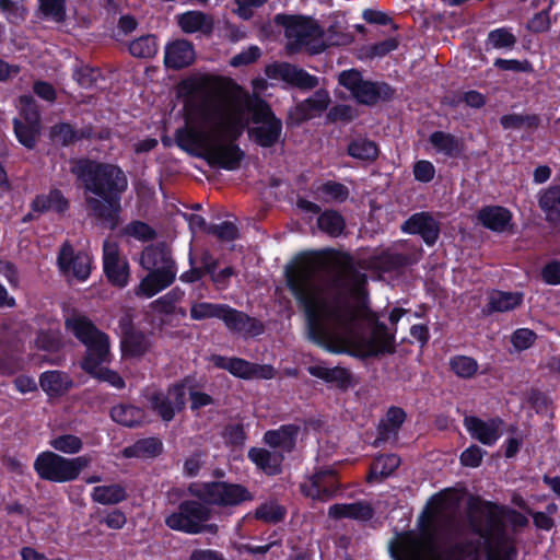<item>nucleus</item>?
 <instances>
[{"label": "nucleus", "instance_id": "1", "mask_svg": "<svg viewBox=\"0 0 560 560\" xmlns=\"http://www.w3.org/2000/svg\"><path fill=\"white\" fill-rule=\"evenodd\" d=\"M315 271L312 259L302 257L295 268L287 272V285L303 311L307 338L330 353H350L359 358H376L396 352L397 328L389 331L375 313L369 317L371 336L362 342H353L355 314L343 301L329 302L311 283Z\"/></svg>", "mask_w": 560, "mask_h": 560}, {"label": "nucleus", "instance_id": "2", "mask_svg": "<svg viewBox=\"0 0 560 560\" xmlns=\"http://www.w3.org/2000/svg\"><path fill=\"white\" fill-rule=\"evenodd\" d=\"M71 172L82 183L86 192V208L97 220L108 223L112 230L119 222L121 197L128 188L125 172L116 164L82 159Z\"/></svg>", "mask_w": 560, "mask_h": 560}, {"label": "nucleus", "instance_id": "3", "mask_svg": "<svg viewBox=\"0 0 560 560\" xmlns=\"http://www.w3.org/2000/svg\"><path fill=\"white\" fill-rule=\"evenodd\" d=\"M446 508V498L442 493L433 494L418 517L419 533L405 532L392 555L396 560H421L429 557L441 558L443 545L458 534L457 524L452 515H442Z\"/></svg>", "mask_w": 560, "mask_h": 560}, {"label": "nucleus", "instance_id": "4", "mask_svg": "<svg viewBox=\"0 0 560 560\" xmlns=\"http://www.w3.org/2000/svg\"><path fill=\"white\" fill-rule=\"evenodd\" d=\"M504 518L514 527H526L528 520L521 512L482 499L479 495H471L467 501V521L470 530L481 537L486 542L495 541L503 546L508 541L506 525Z\"/></svg>", "mask_w": 560, "mask_h": 560}, {"label": "nucleus", "instance_id": "5", "mask_svg": "<svg viewBox=\"0 0 560 560\" xmlns=\"http://www.w3.org/2000/svg\"><path fill=\"white\" fill-rule=\"evenodd\" d=\"M276 26L283 28L287 39L285 49L289 54H298L303 48L311 55L323 52L327 46L322 40L324 28L311 15L277 13L273 19Z\"/></svg>", "mask_w": 560, "mask_h": 560}, {"label": "nucleus", "instance_id": "6", "mask_svg": "<svg viewBox=\"0 0 560 560\" xmlns=\"http://www.w3.org/2000/svg\"><path fill=\"white\" fill-rule=\"evenodd\" d=\"M245 109L250 114V121L255 125L247 128V136L255 144L269 149L284 141L283 122L266 100L257 94L248 95L245 100Z\"/></svg>", "mask_w": 560, "mask_h": 560}, {"label": "nucleus", "instance_id": "7", "mask_svg": "<svg viewBox=\"0 0 560 560\" xmlns=\"http://www.w3.org/2000/svg\"><path fill=\"white\" fill-rule=\"evenodd\" d=\"M189 492L208 506L230 509L252 502L254 493L244 485L224 480L206 481L190 485Z\"/></svg>", "mask_w": 560, "mask_h": 560}, {"label": "nucleus", "instance_id": "8", "mask_svg": "<svg viewBox=\"0 0 560 560\" xmlns=\"http://www.w3.org/2000/svg\"><path fill=\"white\" fill-rule=\"evenodd\" d=\"M338 83L351 93L358 104L370 107L390 102L396 95V89L389 83L365 80L355 68L341 71Z\"/></svg>", "mask_w": 560, "mask_h": 560}, {"label": "nucleus", "instance_id": "9", "mask_svg": "<svg viewBox=\"0 0 560 560\" xmlns=\"http://www.w3.org/2000/svg\"><path fill=\"white\" fill-rule=\"evenodd\" d=\"M90 462L88 456L68 458L51 451H44L36 456L33 467L42 480L65 483L78 479Z\"/></svg>", "mask_w": 560, "mask_h": 560}, {"label": "nucleus", "instance_id": "10", "mask_svg": "<svg viewBox=\"0 0 560 560\" xmlns=\"http://www.w3.org/2000/svg\"><path fill=\"white\" fill-rule=\"evenodd\" d=\"M212 517L211 509L199 499L184 500L177 511L165 517V525L177 532L189 535L201 534L199 523H207Z\"/></svg>", "mask_w": 560, "mask_h": 560}, {"label": "nucleus", "instance_id": "11", "mask_svg": "<svg viewBox=\"0 0 560 560\" xmlns=\"http://www.w3.org/2000/svg\"><path fill=\"white\" fill-rule=\"evenodd\" d=\"M186 107L188 108L185 116L186 125L176 129L174 139L179 149L196 156L197 152H194L190 124L197 120L202 125L212 122L214 118L221 116V107L209 97H205L196 104H187Z\"/></svg>", "mask_w": 560, "mask_h": 560}, {"label": "nucleus", "instance_id": "12", "mask_svg": "<svg viewBox=\"0 0 560 560\" xmlns=\"http://www.w3.org/2000/svg\"><path fill=\"white\" fill-rule=\"evenodd\" d=\"M210 361L214 368L225 370L242 380H271L276 376V369L271 364H259L243 358H228L221 354H212Z\"/></svg>", "mask_w": 560, "mask_h": 560}, {"label": "nucleus", "instance_id": "13", "mask_svg": "<svg viewBox=\"0 0 560 560\" xmlns=\"http://www.w3.org/2000/svg\"><path fill=\"white\" fill-rule=\"evenodd\" d=\"M120 329V350L124 358L141 359L152 347L147 334L138 329L130 315L126 314L118 320Z\"/></svg>", "mask_w": 560, "mask_h": 560}, {"label": "nucleus", "instance_id": "14", "mask_svg": "<svg viewBox=\"0 0 560 560\" xmlns=\"http://www.w3.org/2000/svg\"><path fill=\"white\" fill-rule=\"evenodd\" d=\"M196 156L203 159L211 167L236 171L245 159V152L237 143L215 140L206 152L196 153Z\"/></svg>", "mask_w": 560, "mask_h": 560}, {"label": "nucleus", "instance_id": "15", "mask_svg": "<svg viewBox=\"0 0 560 560\" xmlns=\"http://www.w3.org/2000/svg\"><path fill=\"white\" fill-rule=\"evenodd\" d=\"M91 257L85 252H74L69 241H66L59 249L57 266L63 275L73 276L77 280L83 282L91 275Z\"/></svg>", "mask_w": 560, "mask_h": 560}, {"label": "nucleus", "instance_id": "16", "mask_svg": "<svg viewBox=\"0 0 560 560\" xmlns=\"http://www.w3.org/2000/svg\"><path fill=\"white\" fill-rule=\"evenodd\" d=\"M463 423L471 439L486 446H493L499 441L503 435V425L505 424L499 416L487 420L477 416H466Z\"/></svg>", "mask_w": 560, "mask_h": 560}, {"label": "nucleus", "instance_id": "17", "mask_svg": "<svg viewBox=\"0 0 560 560\" xmlns=\"http://www.w3.org/2000/svg\"><path fill=\"white\" fill-rule=\"evenodd\" d=\"M401 232L419 235L424 244L432 247L441 234V224L431 212L421 211L411 214L400 226Z\"/></svg>", "mask_w": 560, "mask_h": 560}, {"label": "nucleus", "instance_id": "18", "mask_svg": "<svg viewBox=\"0 0 560 560\" xmlns=\"http://www.w3.org/2000/svg\"><path fill=\"white\" fill-rule=\"evenodd\" d=\"M266 73L269 78L280 79L289 85L303 91L313 90L319 84L316 75L289 62L270 66L267 68Z\"/></svg>", "mask_w": 560, "mask_h": 560}, {"label": "nucleus", "instance_id": "19", "mask_svg": "<svg viewBox=\"0 0 560 560\" xmlns=\"http://www.w3.org/2000/svg\"><path fill=\"white\" fill-rule=\"evenodd\" d=\"M229 331L240 334L244 337H258L266 330L265 324L247 313L225 304L221 316Z\"/></svg>", "mask_w": 560, "mask_h": 560}, {"label": "nucleus", "instance_id": "20", "mask_svg": "<svg viewBox=\"0 0 560 560\" xmlns=\"http://www.w3.org/2000/svg\"><path fill=\"white\" fill-rule=\"evenodd\" d=\"M306 497L327 501L340 490L337 471L332 468L320 469L310 477V482L301 486Z\"/></svg>", "mask_w": 560, "mask_h": 560}, {"label": "nucleus", "instance_id": "21", "mask_svg": "<svg viewBox=\"0 0 560 560\" xmlns=\"http://www.w3.org/2000/svg\"><path fill=\"white\" fill-rule=\"evenodd\" d=\"M103 270L108 282L117 288H125L129 280V264L121 259L116 244L104 243Z\"/></svg>", "mask_w": 560, "mask_h": 560}, {"label": "nucleus", "instance_id": "22", "mask_svg": "<svg viewBox=\"0 0 560 560\" xmlns=\"http://www.w3.org/2000/svg\"><path fill=\"white\" fill-rule=\"evenodd\" d=\"M300 431L301 427L299 424H281L278 429L266 431L262 442L273 450L289 454L295 450Z\"/></svg>", "mask_w": 560, "mask_h": 560}, {"label": "nucleus", "instance_id": "23", "mask_svg": "<svg viewBox=\"0 0 560 560\" xmlns=\"http://www.w3.org/2000/svg\"><path fill=\"white\" fill-rule=\"evenodd\" d=\"M83 345L86 347V354L81 363V368L84 372H92L96 369V365H102L108 361L110 341L106 332H98Z\"/></svg>", "mask_w": 560, "mask_h": 560}, {"label": "nucleus", "instance_id": "24", "mask_svg": "<svg viewBox=\"0 0 560 560\" xmlns=\"http://www.w3.org/2000/svg\"><path fill=\"white\" fill-rule=\"evenodd\" d=\"M30 208L37 215L54 212L60 217L70 209V201L58 188H51L47 194H38L31 201Z\"/></svg>", "mask_w": 560, "mask_h": 560}, {"label": "nucleus", "instance_id": "25", "mask_svg": "<svg viewBox=\"0 0 560 560\" xmlns=\"http://www.w3.org/2000/svg\"><path fill=\"white\" fill-rule=\"evenodd\" d=\"M49 137L54 142L67 148L82 140H92L94 127L88 124L81 129H75L70 122L60 121L50 127Z\"/></svg>", "mask_w": 560, "mask_h": 560}, {"label": "nucleus", "instance_id": "26", "mask_svg": "<svg viewBox=\"0 0 560 560\" xmlns=\"http://www.w3.org/2000/svg\"><path fill=\"white\" fill-rule=\"evenodd\" d=\"M247 458L267 476H278L283 471L282 464L285 457L282 452L253 446L247 452Z\"/></svg>", "mask_w": 560, "mask_h": 560}, {"label": "nucleus", "instance_id": "27", "mask_svg": "<svg viewBox=\"0 0 560 560\" xmlns=\"http://www.w3.org/2000/svg\"><path fill=\"white\" fill-rule=\"evenodd\" d=\"M479 223L495 233H503L513 226L512 212L502 206H485L477 212Z\"/></svg>", "mask_w": 560, "mask_h": 560}, {"label": "nucleus", "instance_id": "28", "mask_svg": "<svg viewBox=\"0 0 560 560\" xmlns=\"http://www.w3.org/2000/svg\"><path fill=\"white\" fill-rule=\"evenodd\" d=\"M328 517L335 521L349 518L358 522H369L375 511L368 501L359 500L352 503H335L328 508Z\"/></svg>", "mask_w": 560, "mask_h": 560}, {"label": "nucleus", "instance_id": "29", "mask_svg": "<svg viewBox=\"0 0 560 560\" xmlns=\"http://www.w3.org/2000/svg\"><path fill=\"white\" fill-rule=\"evenodd\" d=\"M307 372L326 384L335 386L341 392H347L355 385L353 374L351 371L343 366L326 368L319 364L310 365Z\"/></svg>", "mask_w": 560, "mask_h": 560}, {"label": "nucleus", "instance_id": "30", "mask_svg": "<svg viewBox=\"0 0 560 560\" xmlns=\"http://www.w3.org/2000/svg\"><path fill=\"white\" fill-rule=\"evenodd\" d=\"M195 48L187 39H176L165 47L164 65L166 68L180 70L195 61Z\"/></svg>", "mask_w": 560, "mask_h": 560}, {"label": "nucleus", "instance_id": "31", "mask_svg": "<svg viewBox=\"0 0 560 560\" xmlns=\"http://www.w3.org/2000/svg\"><path fill=\"white\" fill-rule=\"evenodd\" d=\"M176 277V269L173 266H163L149 273L140 281L139 291L147 298H152L165 288L170 287Z\"/></svg>", "mask_w": 560, "mask_h": 560}, {"label": "nucleus", "instance_id": "32", "mask_svg": "<svg viewBox=\"0 0 560 560\" xmlns=\"http://www.w3.org/2000/svg\"><path fill=\"white\" fill-rule=\"evenodd\" d=\"M524 294L522 292H508L492 290L488 295V302L482 308L486 316L494 313H505L514 311L523 303Z\"/></svg>", "mask_w": 560, "mask_h": 560}, {"label": "nucleus", "instance_id": "33", "mask_svg": "<svg viewBox=\"0 0 560 560\" xmlns=\"http://www.w3.org/2000/svg\"><path fill=\"white\" fill-rule=\"evenodd\" d=\"M406 420L407 412L401 407L390 406L376 427V441L387 442L390 439L396 440Z\"/></svg>", "mask_w": 560, "mask_h": 560}, {"label": "nucleus", "instance_id": "34", "mask_svg": "<svg viewBox=\"0 0 560 560\" xmlns=\"http://www.w3.org/2000/svg\"><path fill=\"white\" fill-rule=\"evenodd\" d=\"M73 385V380L63 371H45L39 375V386L49 397H61L66 395Z\"/></svg>", "mask_w": 560, "mask_h": 560}, {"label": "nucleus", "instance_id": "35", "mask_svg": "<svg viewBox=\"0 0 560 560\" xmlns=\"http://www.w3.org/2000/svg\"><path fill=\"white\" fill-rule=\"evenodd\" d=\"M177 24L186 34L201 32L208 35L212 33L214 26L213 19L198 10H190L178 14Z\"/></svg>", "mask_w": 560, "mask_h": 560}, {"label": "nucleus", "instance_id": "36", "mask_svg": "<svg viewBox=\"0 0 560 560\" xmlns=\"http://www.w3.org/2000/svg\"><path fill=\"white\" fill-rule=\"evenodd\" d=\"M145 411L141 407L131 404L120 402L109 410L110 419L126 428H137L144 423Z\"/></svg>", "mask_w": 560, "mask_h": 560}, {"label": "nucleus", "instance_id": "37", "mask_svg": "<svg viewBox=\"0 0 560 560\" xmlns=\"http://www.w3.org/2000/svg\"><path fill=\"white\" fill-rule=\"evenodd\" d=\"M429 143L433 149L448 158H459L464 153L465 144L453 133L436 130L429 136Z\"/></svg>", "mask_w": 560, "mask_h": 560}, {"label": "nucleus", "instance_id": "38", "mask_svg": "<svg viewBox=\"0 0 560 560\" xmlns=\"http://www.w3.org/2000/svg\"><path fill=\"white\" fill-rule=\"evenodd\" d=\"M538 206L548 223L560 226V185H552L544 190L539 195Z\"/></svg>", "mask_w": 560, "mask_h": 560}, {"label": "nucleus", "instance_id": "39", "mask_svg": "<svg viewBox=\"0 0 560 560\" xmlns=\"http://www.w3.org/2000/svg\"><path fill=\"white\" fill-rule=\"evenodd\" d=\"M335 282L338 287H350L354 292L361 293L368 283V277L355 267L352 257L347 255L341 272L336 277Z\"/></svg>", "mask_w": 560, "mask_h": 560}, {"label": "nucleus", "instance_id": "40", "mask_svg": "<svg viewBox=\"0 0 560 560\" xmlns=\"http://www.w3.org/2000/svg\"><path fill=\"white\" fill-rule=\"evenodd\" d=\"M163 452V443L156 436L137 440L133 444L122 450L126 458H154Z\"/></svg>", "mask_w": 560, "mask_h": 560}, {"label": "nucleus", "instance_id": "41", "mask_svg": "<svg viewBox=\"0 0 560 560\" xmlns=\"http://www.w3.org/2000/svg\"><path fill=\"white\" fill-rule=\"evenodd\" d=\"M65 327L81 343H86V341H90L91 337L102 331L86 315L80 313H73L71 316L67 317L65 319Z\"/></svg>", "mask_w": 560, "mask_h": 560}, {"label": "nucleus", "instance_id": "42", "mask_svg": "<svg viewBox=\"0 0 560 560\" xmlns=\"http://www.w3.org/2000/svg\"><path fill=\"white\" fill-rule=\"evenodd\" d=\"M409 264L410 258L408 255L389 250H383L370 258L371 267L381 272L399 271L409 266Z\"/></svg>", "mask_w": 560, "mask_h": 560}, {"label": "nucleus", "instance_id": "43", "mask_svg": "<svg viewBox=\"0 0 560 560\" xmlns=\"http://www.w3.org/2000/svg\"><path fill=\"white\" fill-rule=\"evenodd\" d=\"M400 463V457L397 454L389 453L376 456L370 467L366 481H381L389 477L399 467Z\"/></svg>", "mask_w": 560, "mask_h": 560}, {"label": "nucleus", "instance_id": "44", "mask_svg": "<svg viewBox=\"0 0 560 560\" xmlns=\"http://www.w3.org/2000/svg\"><path fill=\"white\" fill-rule=\"evenodd\" d=\"M140 265L147 270H154L163 266L175 268V261L163 244L147 246L141 253Z\"/></svg>", "mask_w": 560, "mask_h": 560}, {"label": "nucleus", "instance_id": "45", "mask_svg": "<svg viewBox=\"0 0 560 560\" xmlns=\"http://www.w3.org/2000/svg\"><path fill=\"white\" fill-rule=\"evenodd\" d=\"M222 117L223 113L221 112V116L217 117V119L220 118V122L214 130L215 140L237 143L245 130V124L240 117L233 116L225 119H222Z\"/></svg>", "mask_w": 560, "mask_h": 560}, {"label": "nucleus", "instance_id": "46", "mask_svg": "<svg viewBox=\"0 0 560 560\" xmlns=\"http://www.w3.org/2000/svg\"><path fill=\"white\" fill-rule=\"evenodd\" d=\"M330 103V96L324 89L317 90L312 96L296 105V112L300 114V120L304 121L312 117L314 113L326 110Z\"/></svg>", "mask_w": 560, "mask_h": 560}, {"label": "nucleus", "instance_id": "47", "mask_svg": "<svg viewBox=\"0 0 560 560\" xmlns=\"http://www.w3.org/2000/svg\"><path fill=\"white\" fill-rule=\"evenodd\" d=\"M128 494L125 489L119 483H112L108 486H96L93 488L91 493V498L93 502L103 504V505H114L120 502H124L127 499Z\"/></svg>", "mask_w": 560, "mask_h": 560}, {"label": "nucleus", "instance_id": "48", "mask_svg": "<svg viewBox=\"0 0 560 560\" xmlns=\"http://www.w3.org/2000/svg\"><path fill=\"white\" fill-rule=\"evenodd\" d=\"M316 198L322 202H345L350 195L349 188L336 180H326L315 189Z\"/></svg>", "mask_w": 560, "mask_h": 560}, {"label": "nucleus", "instance_id": "49", "mask_svg": "<svg viewBox=\"0 0 560 560\" xmlns=\"http://www.w3.org/2000/svg\"><path fill=\"white\" fill-rule=\"evenodd\" d=\"M317 226L330 237H338L346 229V220L339 211L326 209L317 217Z\"/></svg>", "mask_w": 560, "mask_h": 560}, {"label": "nucleus", "instance_id": "50", "mask_svg": "<svg viewBox=\"0 0 560 560\" xmlns=\"http://www.w3.org/2000/svg\"><path fill=\"white\" fill-rule=\"evenodd\" d=\"M347 153L353 159L373 162L378 158V145L368 138L353 139L347 148Z\"/></svg>", "mask_w": 560, "mask_h": 560}, {"label": "nucleus", "instance_id": "51", "mask_svg": "<svg viewBox=\"0 0 560 560\" xmlns=\"http://www.w3.org/2000/svg\"><path fill=\"white\" fill-rule=\"evenodd\" d=\"M149 406L163 421L170 422L176 415L172 399L162 390L153 392L148 397Z\"/></svg>", "mask_w": 560, "mask_h": 560}, {"label": "nucleus", "instance_id": "52", "mask_svg": "<svg viewBox=\"0 0 560 560\" xmlns=\"http://www.w3.org/2000/svg\"><path fill=\"white\" fill-rule=\"evenodd\" d=\"M158 37L153 34L142 35L129 44V52L141 59L153 58L158 52Z\"/></svg>", "mask_w": 560, "mask_h": 560}, {"label": "nucleus", "instance_id": "53", "mask_svg": "<svg viewBox=\"0 0 560 560\" xmlns=\"http://www.w3.org/2000/svg\"><path fill=\"white\" fill-rule=\"evenodd\" d=\"M450 370L459 378H472L479 369L477 360L472 357L456 354L450 359Z\"/></svg>", "mask_w": 560, "mask_h": 560}, {"label": "nucleus", "instance_id": "54", "mask_svg": "<svg viewBox=\"0 0 560 560\" xmlns=\"http://www.w3.org/2000/svg\"><path fill=\"white\" fill-rule=\"evenodd\" d=\"M516 36L508 27H498L488 33L486 48L511 50L516 45Z\"/></svg>", "mask_w": 560, "mask_h": 560}, {"label": "nucleus", "instance_id": "55", "mask_svg": "<svg viewBox=\"0 0 560 560\" xmlns=\"http://www.w3.org/2000/svg\"><path fill=\"white\" fill-rule=\"evenodd\" d=\"M285 515L287 509L276 501L264 502L254 512L256 520L268 524H278L284 520Z\"/></svg>", "mask_w": 560, "mask_h": 560}, {"label": "nucleus", "instance_id": "56", "mask_svg": "<svg viewBox=\"0 0 560 560\" xmlns=\"http://www.w3.org/2000/svg\"><path fill=\"white\" fill-rule=\"evenodd\" d=\"M13 130L18 141L26 149L32 150L35 148L37 137L39 135V126L28 122H23L19 118L13 119Z\"/></svg>", "mask_w": 560, "mask_h": 560}, {"label": "nucleus", "instance_id": "57", "mask_svg": "<svg viewBox=\"0 0 560 560\" xmlns=\"http://www.w3.org/2000/svg\"><path fill=\"white\" fill-rule=\"evenodd\" d=\"M540 124V118L537 114H506L500 117V125L504 130L521 129H536Z\"/></svg>", "mask_w": 560, "mask_h": 560}, {"label": "nucleus", "instance_id": "58", "mask_svg": "<svg viewBox=\"0 0 560 560\" xmlns=\"http://www.w3.org/2000/svg\"><path fill=\"white\" fill-rule=\"evenodd\" d=\"M225 304L211 302H196L191 305L189 315L194 320H205L210 318L221 319Z\"/></svg>", "mask_w": 560, "mask_h": 560}, {"label": "nucleus", "instance_id": "59", "mask_svg": "<svg viewBox=\"0 0 560 560\" xmlns=\"http://www.w3.org/2000/svg\"><path fill=\"white\" fill-rule=\"evenodd\" d=\"M38 8L43 16L56 23H63L67 19L66 0H38Z\"/></svg>", "mask_w": 560, "mask_h": 560}, {"label": "nucleus", "instance_id": "60", "mask_svg": "<svg viewBox=\"0 0 560 560\" xmlns=\"http://www.w3.org/2000/svg\"><path fill=\"white\" fill-rule=\"evenodd\" d=\"M526 401L528 406L539 416H547L548 413L551 416L553 415L552 399L549 395L538 388H532L528 392Z\"/></svg>", "mask_w": 560, "mask_h": 560}, {"label": "nucleus", "instance_id": "61", "mask_svg": "<svg viewBox=\"0 0 560 560\" xmlns=\"http://www.w3.org/2000/svg\"><path fill=\"white\" fill-rule=\"evenodd\" d=\"M50 446L65 454H77L83 447L82 440L74 434H62L49 442Z\"/></svg>", "mask_w": 560, "mask_h": 560}, {"label": "nucleus", "instance_id": "62", "mask_svg": "<svg viewBox=\"0 0 560 560\" xmlns=\"http://www.w3.org/2000/svg\"><path fill=\"white\" fill-rule=\"evenodd\" d=\"M73 77L78 84L83 89H91L100 79H103L101 69L89 65H84L75 69Z\"/></svg>", "mask_w": 560, "mask_h": 560}, {"label": "nucleus", "instance_id": "63", "mask_svg": "<svg viewBox=\"0 0 560 560\" xmlns=\"http://www.w3.org/2000/svg\"><path fill=\"white\" fill-rule=\"evenodd\" d=\"M124 232L126 235L132 236L142 242H150L156 237L155 230L147 222L140 220H133L128 223L125 226Z\"/></svg>", "mask_w": 560, "mask_h": 560}, {"label": "nucleus", "instance_id": "64", "mask_svg": "<svg viewBox=\"0 0 560 560\" xmlns=\"http://www.w3.org/2000/svg\"><path fill=\"white\" fill-rule=\"evenodd\" d=\"M208 234L215 236L221 242H233L240 237L238 228L231 221H223L220 224H210Z\"/></svg>", "mask_w": 560, "mask_h": 560}]
</instances>
